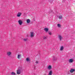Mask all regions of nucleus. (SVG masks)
I'll list each match as a JSON object with an SVG mask.
<instances>
[{"label": "nucleus", "instance_id": "23", "mask_svg": "<svg viewBox=\"0 0 75 75\" xmlns=\"http://www.w3.org/2000/svg\"><path fill=\"white\" fill-rule=\"evenodd\" d=\"M35 63H36V64H38V61H37L35 62Z\"/></svg>", "mask_w": 75, "mask_h": 75}, {"label": "nucleus", "instance_id": "24", "mask_svg": "<svg viewBox=\"0 0 75 75\" xmlns=\"http://www.w3.org/2000/svg\"><path fill=\"white\" fill-rule=\"evenodd\" d=\"M43 75H46V74H44Z\"/></svg>", "mask_w": 75, "mask_h": 75}, {"label": "nucleus", "instance_id": "11", "mask_svg": "<svg viewBox=\"0 0 75 75\" xmlns=\"http://www.w3.org/2000/svg\"><path fill=\"white\" fill-rule=\"evenodd\" d=\"M64 46H61L60 49V51H63V50H64Z\"/></svg>", "mask_w": 75, "mask_h": 75}, {"label": "nucleus", "instance_id": "7", "mask_svg": "<svg viewBox=\"0 0 75 75\" xmlns=\"http://www.w3.org/2000/svg\"><path fill=\"white\" fill-rule=\"evenodd\" d=\"M52 70H51L50 71L49 73V75H52Z\"/></svg>", "mask_w": 75, "mask_h": 75}, {"label": "nucleus", "instance_id": "19", "mask_svg": "<svg viewBox=\"0 0 75 75\" xmlns=\"http://www.w3.org/2000/svg\"><path fill=\"white\" fill-rule=\"evenodd\" d=\"M30 61V59H29V58H27L26 59V61Z\"/></svg>", "mask_w": 75, "mask_h": 75}, {"label": "nucleus", "instance_id": "17", "mask_svg": "<svg viewBox=\"0 0 75 75\" xmlns=\"http://www.w3.org/2000/svg\"><path fill=\"white\" fill-rule=\"evenodd\" d=\"M27 23H30V20L29 19H28L27 20Z\"/></svg>", "mask_w": 75, "mask_h": 75}, {"label": "nucleus", "instance_id": "15", "mask_svg": "<svg viewBox=\"0 0 75 75\" xmlns=\"http://www.w3.org/2000/svg\"><path fill=\"white\" fill-rule=\"evenodd\" d=\"M48 69H49V70H50V69H51V68H52L51 66L50 65H49L48 67Z\"/></svg>", "mask_w": 75, "mask_h": 75}, {"label": "nucleus", "instance_id": "12", "mask_svg": "<svg viewBox=\"0 0 75 75\" xmlns=\"http://www.w3.org/2000/svg\"><path fill=\"white\" fill-rule=\"evenodd\" d=\"M69 62L71 63L72 62H73V59H70L69 60Z\"/></svg>", "mask_w": 75, "mask_h": 75}, {"label": "nucleus", "instance_id": "2", "mask_svg": "<svg viewBox=\"0 0 75 75\" xmlns=\"http://www.w3.org/2000/svg\"><path fill=\"white\" fill-rule=\"evenodd\" d=\"M18 22L20 25H22V24H23V21L21 20H19Z\"/></svg>", "mask_w": 75, "mask_h": 75}, {"label": "nucleus", "instance_id": "8", "mask_svg": "<svg viewBox=\"0 0 75 75\" xmlns=\"http://www.w3.org/2000/svg\"><path fill=\"white\" fill-rule=\"evenodd\" d=\"M48 28H45L44 30L45 31L46 33H47L48 31Z\"/></svg>", "mask_w": 75, "mask_h": 75}, {"label": "nucleus", "instance_id": "16", "mask_svg": "<svg viewBox=\"0 0 75 75\" xmlns=\"http://www.w3.org/2000/svg\"><path fill=\"white\" fill-rule=\"evenodd\" d=\"M20 57H21V55L18 54V59H20Z\"/></svg>", "mask_w": 75, "mask_h": 75}, {"label": "nucleus", "instance_id": "4", "mask_svg": "<svg viewBox=\"0 0 75 75\" xmlns=\"http://www.w3.org/2000/svg\"><path fill=\"white\" fill-rule=\"evenodd\" d=\"M11 54V53L10 52H8L7 53V54L8 55V57H10Z\"/></svg>", "mask_w": 75, "mask_h": 75}, {"label": "nucleus", "instance_id": "18", "mask_svg": "<svg viewBox=\"0 0 75 75\" xmlns=\"http://www.w3.org/2000/svg\"><path fill=\"white\" fill-rule=\"evenodd\" d=\"M48 33L49 35H52V33L50 31H49L48 32Z\"/></svg>", "mask_w": 75, "mask_h": 75}, {"label": "nucleus", "instance_id": "22", "mask_svg": "<svg viewBox=\"0 0 75 75\" xmlns=\"http://www.w3.org/2000/svg\"><path fill=\"white\" fill-rule=\"evenodd\" d=\"M43 38L45 40L46 39H47V37H45V36Z\"/></svg>", "mask_w": 75, "mask_h": 75}, {"label": "nucleus", "instance_id": "3", "mask_svg": "<svg viewBox=\"0 0 75 75\" xmlns=\"http://www.w3.org/2000/svg\"><path fill=\"white\" fill-rule=\"evenodd\" d=\"M58 38L60 41H61V40H62V37L61 35H58Z\"/></svg>", "mask_w": 75, "mask_h": 75}, {"label": "nucleus", "instance_id": "1", "mask_svg": "<svg viewBox=\"0 0 75 75\" xmlns=\"http://www.w3.org/2000/svg\"><path fill=\"white\" fill-rule=\"evenodd\" d=\"M17 74H20L21 73V71L20 69H18L17 71Z\"/></svg>", "mask_w": 75, "mask_h": 75}, {"label": "nucleus", "instance_id": "21", "mask_svg": "<svg viewBox=\"0 0 75 75\" xmlns=\"http://www.w3.org/2000/svg\"><path fill=\"white\" fill-rule=\"evenodd\" d=\"M57 26L59 27H61V25L60 24H58Z\"/></svg>", "mask_w": 75, "mask_h": 75}, {"label": "nucleus", "instance_id": "14", "mask_svg": "<svg viewBox=\"0 0 75 75\" xmlns=\"http://www.w3.org/2000/svg\"><path fill=\"white\" fill-rule=\"evenodd\" d=\"M11 75H16V73L14 72H12L11 73Z\"/></svg>", "mask_w": 75, "mask_h": 75}, {"label": "nucleus", "instance_id": "20", "mask_svg": "<svg viewBox=\"0 0 75 75\" xmlns=\"http://www.w3.org/2000/svg\"><path fill=\"white\" fill-rule=\"evenodd\" d=\"M24 41H28V39H24Z\"/></svg>", "mask_w": 75, "mask_h": 75}, {"label": "nucleus", "instance_id": "6", "mask_svg": "<svg viewBox=\"0 0 75 75\" xmlns=\"http://www.w3.org/2000/svg\"><path fill=\"white\" fill-rule=\"evenodd\" d=\"M21 13H18L17 14V16L18 17H20V16H21Z\"/></svg>", "mask_w": 75, "mask_h": 75}, {"label": "nucleus", "instance_id": "9", "mask_svg": "<svg viewBox=\"0 0 75 75\" xmlns=\"http://www.w3.org/2000/svg\"><path fill=\"white\" fill-rule=\"evenodd\" d=\"M75 70L74 69H71L70 71V72H71V73H72L73 72H74L75 71Z\"/></svg>", "mask_w": 75, "mask_h": 75}, {"label": "nucleus", "instance_id": "5", "mask_svg": "<svg viewBox=\"0 0 75 75\" xmlns=\"http://www.w3.org/2000/svg\"><path fill=\"white\" fill-rule=\"evenodd\" d=\"M58 16H57V17H58ZM58 18L60 20H62L63 18L62 16V15L59 16H58Z\"/></svg>", "mask_w": 75, "mask_h": 75}, {"label": "nucleus", "instance_id": "13", "mask_svg": "<svg viewBox=\"0 0 75 75\" xmlns=\"http://www.w3.org/2000/svg\"><path fill=\"white\" fill-rule=\"evenodd\" d=\"M57 57H54L53 59L54 61V62H55L57 61Z\"/></svg>", "mask_w": 75, "mask_h": 75}, {"label": "nucleus", "instance_id": "10", "mask_svg": "<svg viewBox=\"0 0 75 75\" xmlns=\"http://www.w3.org/2000/svg\"><path fill=\"white\" fill-rule=\"evenodd\" d=\"M33 36H34V33H33V32H31L30 37H33Z\"/></svg>", "mask_w": 75, "mask_h": 75}]
</instances>
